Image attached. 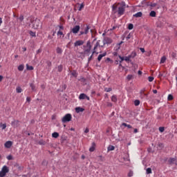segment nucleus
<instances>
[{
	"label": "nucleus",
	"mask_w": 177,
	"mask_h": 177,
	"mask_svg": "<svg viewBox=\"0 0 177 177\" xmlns=\"http://www.w3.org/2000/svg\"><path fill=\"white\" fill-rule=\"evenodd\" d=\"M140 50L142 53H145V48H140Z\"/></svg>",
	"instance_id": "obj_56"
},
{
	"label": "nucleus",
	"mask_w": 177,
	"mask_h": 177,
	"mask_svg": "<svg viewBox=\"0 0 177 177\" xmlns=\"http://www.w3.org/2000/svg\"><path fill=\"white\" fill-rule=\"evenodd\" d=\"M79 99L80 100H84V99H86L87 100H89V97L88 95H86L84 93H81L79 96Z\"/></svg>",
	"instance_id": "obj_10"
},
{
	"label": "nucleus",
	"mask_w": 177,
	"mask_h": 177,
	"mask_svg": "<svg viewBox=\"0 0 177 177\" xmlns=\"http://www.w3.org/2000/svg\"><path fill=\"white\" fill-rule=\"evenodd\" d=\"M9 173V167L6 165H4L1 170L0 171V177H6V174Z\"/></svg>",
	"instance_id": "obj_3"
},
{
	"label": "nucleus",
	"mask_w": 177,
	"mask_h": 177,
	"mask_svg": "<svg viewBox=\"0 0 177 177\" xmlns=\"http://www.w3.org/2000/svg\"><path fill=\"white\" fill-rule=\"evenodd\" d=\"M30 35H31V37H35V32H32V31H30Z\"/></svg>",
	"instance_id": "obj_48"
},
{
	"label": "nucleus",
	"mask_w": 177,
	"mask_h": 177,
	"mask_svg": "<svg viewBox=\"0 0 177 177\" xmlns=\"http://www.w3.org/2000/svg\"><path fill=\"white\" fill-rule=\"evenodd\" d=\"M105 92H111L112 89L111 88H106L104 89Z\"/></svg>",
	"instance_id": "obj_46"
},
{
	"label": "nucleus",
	"mask_w": 177,
	"mask_h": 177,
	"mask_svg": "<svg viewBox=\"0 0 177 177\" xmlns=\"http://www.w3.org/2000/svg\"><path fill=\"white\" fill-rule=\"evenodd\" d=\"M134 133H138V129H134Z\"/></svg>",
	"instance_id": "obj_61"
},
{
	"label": "nucleus",
	"mask_w": 177,
	"mask_h": 177,
	"mask_svg": "<svg viewBox=\"0 0 177 177\" xmlns=\"http://www.w3.org/2000/svg\"><path fill=\"white\" fill-rule=\"evenodd\" d=\"M148 80H149V82H153V81H154V77H151V76H149L148 77Z\"/></svg>",
	"instance_id": "obj_38"
},
{
	"label": "nucleus",
	"mask_w": 177,
	"mask_h": 177,
	"mask_svg": "<svg viewBox=\"0 0 177 177\" xmlns=\"http://www.w3.org/2000/svg\"><path fill=\"white\" fill-rule=\"evenodd\" d=\"M167 60V57H165V56L162 57L161 59H160V63L161 64H164L165 63V61Z\"/></svg>",
	"instance_id": "obj_27"
},
{
	"label": "nucleus",
	"mask_w": 177,
	"mask_h": 177,
	"mask_svg": "<svg viewBox=\"0 0 177 177\" xmlns=\"http://www.w3.org/2000/svg\"><path fill=\"white\" fill-rule=\"evenodd\" d=\"M129 30H133V24H129L128 26Z\"/></svg>",
	"instance_id": "obj_42"
},
{
	"label": "nucleus",
	"mask_w": 177,
	"mask_h": 177,
	"mask_svg": "<svg viewBox=\"0 0 177 177\" xmlns=\"http://www.w3.org/2000/svg\"><path fill=\"white\" fill-rule=\"evenodd\" d=\"M171 57H172L174 59H175V57H176V53H171Z\"/></svg>",
	"instance_id": "obj_51"
},
{
	"label": "nucleus",
	"mask_w": 177,
	"mask_h": 177,
	"mask_svg": "<svg viewBox=\"0 0 177 177\" xmlns=\"http://www.w3.org/2000/svg\"><path fill=\"white\" fill-rule=\"evenodd\" d=\"M148 6H151V8H156V6H157V3H149L148 4Z\"/></svg>",
	"instance_id": "obj_26"
},
{
	"label": "nucleus",
	"mask_w": 177,
	"mask_h": 177,
	"mask_svg": "<svg viewBox=\"0 0 177 177\" xmlns=\"http://www.w3.org/2000/svg\"><path fill=\"white\" fill-rule=\"evenodd\" d=\"M88 132H89V129L86 128V129L84 130V133H88Z\"/></svg>",
	"instance_id": "obj_55"
},
{
	"label": "nucleus",
	"mask_w": 177,
	"mask_h": 177,
	"mask_svg": "<svg viewBox=\"0 0 177 177\" xmlns=\"http://www.w3.org/2000/svg\"><path fill=\"white\" fill-rule=\"evenodd\" d=\"M149 16H151V17H156V12L151 11L149 14Z\"/></svg>",
	"instance_id": "obj_32"
},
{
	"label": "nucleus",
	"mask_w": 177,
	"mask_h": 177,
	"mask_svg": "<svg viewBox=\"0 0 177 177\" xmlns=\"http://www.w3.org/2000/svg\"><path fill=\"white\" fill-rule=\"evenodd\" d=\"M115 149V147H114V146L113 145H109L107 148L108 151H113V150H114Z\"/></svg>",
	"instance_id": "obj_22"
},
{
	"label": "nucleus",
	"mask_w": 177,
	"mask_h": 177,
	"mask_svg": "<svg viewBox=\"0 0 177 177\" xmlns=\"http://www.w3.org/2000/svg\"><path fill=\"white\" fill-rule=\"evenodd\" d=\"M146 174H147V175L152 174L151 168L148 167L147 169H146Z\"/></svg>",
	"instance_id": "obj_24"
},
{
	"label": "nucleus",
	"mask_w": 177,
	"mask_h": 177,
	"mask_svg": "<svg viewBox=\"0 0 177 177\" xmlns=\"http://www.w3.org/2000/svg\"><path fill=\"white\" fill-rule=\"evenodd\" d=\"M26 68L27 70H34V67L32 66H28V64H26Z\"/></svg>",
	"instance_id": "obj_34"
},
{
	"label": "nucleus",
	"mask_w": 177,
	"mask_h": 177,
	"mask_svg": "<svg viewBox=\"0 0 177 177\" xmlns=\"http://www.w3.org/2000/svg\"><path fill=\"white\" fill-rule=\"evenodd\" d=\"M58 136H59V133L57 132H54L52 133V137L55 138V139H57Z\"/></svg>",
	"instance_id": "obj_23"
},
{
	"label": "nucleus",
	"mask_w": 177,
	"mask_h": 177,
	"mask_svg": "<svg viewBox=\"0 0 177 177\" xmlns=\"http://www.w3.org/2000/svg\"><path fill=\"white\" fill-rule=\"evenodd\" d=\"M138 74H139V75H141V74H142V71H138Z\"/></svg>",
	"instance_id": "obj_64"
},
{
	"label": "nucleus",
	"mask_w": 177,
	"mask_h": 177,
	"mask_svg": "<svg viewBox=\"0 0 177 177\" xmlns=\"http://www.w3.org/2000/svg\"><path fill=\"white\" fill-rule=\"evenodd\" d=\"M175 160H176V161H174V164H175L176 165H177V159L175 158Z\"/></svg>",
	"instance_id": "obj_62"
},
{
	"label": "nucleus",
	"mask_w": 177,
	"mask_h": 177,
	"mask_svg": "<svg viewBox=\"0 0 177 177\" xmlns=\"http://www.w3.org/2000/svg\"><path fill=\"white\" fill-rule=\"evenodd\" d=\"M59 31H62V30H64V28L63 27V26H59Z\"/></svg>",
	"instance_id": "obj_53"
},
{
	"label": "nucleus",
	"mask_w": 177,
	"mask_h": 177,
	"mask_svg": "<svg viewBox=\"0 0 177 177\" xmlns=\"http://www.w3.org/2000/svg\"><path fill=\"white\" fill-rule=\"evenodd\" d=\"M56 52L58 55H62L63 53V50L60 47L56 48Z\"/></svg>",
	"instance_id": "obj_17"
},
{
	"label": "nucleus",
	"mask_w": 177,
	"mask_h": 177,
	"mask_svg": "<svg viewBox=\"0 0 177 177\" xmlns=\"http://www.w3.org/2000/svg\"><path fill=\"white\" fill-rule=\"evenodd\" d=\"M19 20L20 21H23V20H24V17H23V15H21L19 17Z\"/></svg>",
	"instance_id": "obj_47"
},
{
	"label": "nucleus",
	"mask_w": 177,
	"mask_h": 177,
	"mask_svg": "<svg viewBox=\"0 0 177 177\" xmlns=\"http://www.w3.org/2000/svg\"><path fill=\"white\" fill-rule=\"evenodd\" d=\"M71 74L72 75V77H75V78H77L78 73H77V71H73L72 72H71Z\"/></svg>",
	"instance_id": "obj_21"
},
{
	"label": "nucleus",
	"mask_w": 177,
	"mask_h": 177,
	"mask_svg": "<svg viewBox=\"0 0 177 177\" xmlns=\"http://www.w3.org/2000/svg\"><path fill=\"white\" fill-rule=\"evenodd\" d=\"M26 102L30 103V102H31V98L30 97H26Z\"/></svg>",
	"instance_id": "obj_52"
},
{
	"label": "nucleus",
	"mask_w": 177,
	"mask_h": 177,
	"mask_svg": "<svg viewBox=\"0 0 177 177\" xmlns=\"http://www.w3.org/2000/svg\"><path fill=\"white\" fill-rule=\"evenodd\" d=\"M0 127H1V129H6V123H4V124L1 123Z\"/></svg>",
	"instance_id": "obj_29"
},
{
	"label": "nucleus",
	"mask_w": 177,
	"mask_h": 177,
	"mask_svg": "<svg viewBox=\"0 0 177 177\" xmlns=\"http://www.w3.org/2000/svg\"><path fill=\"white\" fill-rule=\"evenodd\" d=\"M153 93H157V90H153Z\"/></svg>",
	"instance_id": "obj_63"
},
{
	"label": "nucleus",
	"mask_w": 177,
	"mask_h": 177,
	"mask_svg": "<svg viewBox=\"0 0 177 177\" xmlns=\"http://www.w3.org/2000/svg\"><path fill=\"white\" fill-rule=\"evenodd\" d=\"M133 176V171H129V176Z\"/></svg>",
	"instance_id": "obj_54"
},
{
	"label": "nucleus",
	"mask_w": 177,
	"mask_h": 177,
	"mask_svg": "<svg viewBox=\"0 0 177 177\" xmlns=\"http://www.w3.org/2000/svg\"><path fill=\"white\" fill-rule=\"evenodd\" d=\"M106 53H103V54H100L98 55V57H97V60L98 62H100V60H102V59H103V57H104V56H106Z\"/></svg>",
	"instance_id": "obj_15"
},
{
	"label": "nucleus",
	"mask_w": 177,
	"mask_h": 177,
	"mask_svg": "<svg viewBox=\"0 0 177 177\" xmlns=\"http://www.w3.org/2000/svg\"><path fill=\"white\" fill-rule=\"evenodd\" d=\"M159 131H160V132H164V131H165V129H164V127H159Z\"/></svg>",
	"instance_id": "obj_50"
},
{
	"label": "nucleus",
	"mask_w": 177,
	"mask_h": 177,
	"mask_svg": "<svg viewBox=\"0 0 177 177\" xmlns=\"http://www.w3.org/2000/svg\"><path fill=\"white\" fill-rule=\"evenodd\" d=\"M175 158H170L169 160H168V162L169 164H174L175 163Z\"/></svg>",
	"instance_id": "obj_19"
},
{
	"label": "nucleus",
	"mask_w": 177,
	"mask_h": 177,
	"mask_svg": "<svg viewBox=\"0 0 177 177\" xmlns=\"http://www.w3.org/2000/svg\"><path fill=\"white\" fill-rule=\"evenodd\" d=\"M95 147H96V144H95V142H93L91 147L89 148V151L91 152L95 151Z\"/></svg>",
	"instance_id": "obj_13"
},
{
	"label": "nucleus",
	"mask_w": 177,
	"mask_h": 177,
	"mask_svg": "<svg viewBox=\"0 0 177 177\" xmlns=\"http://www.w3.org/2000/svg\"><path fill=\"white\" fill-rule=\"evenodd\" d=\"M16 91L17 93H21V92H23V89H21L20 87H17Z\"/></svg>",
	"instance_id": "obj_31"
},
{
	"label": "nucleus",
	"mask_w": 177,
	"mask_h": 177,
	"mask_svg": "<svg viewBox=\"0 0 177 177\" xmlns=\"http://www.w3.org/2000/svg\"><path fill=\"white\" fill-rule=\"evenodd\" d=\"M168 100H174V96L171 94H169L167 97Z\"/></svg>",
	"instance_id": "obj_37"
},
{
	"label": "nucleus",
	"mask_w": 177,
	"mask_h": 177,
	"mask_svg": "<svg viewBox=\"0 0 177 177\" xmlns=\"http://www.w3.org/2000/svg\"><path fill=\"white\" fill-rule=\"evenodd\" d=\"M63 70V66L59 65L58 66V71L60 73Z\"/></svg>",
	"instance_id": "obj_44"
},
{
	"label": "nucleus",
	"mask_w": 177,
	"mask_h": 177,
	"mask_svg": "<svg viewBox=\"0 0 177 177\" xmlns=\"http://www.w3.org/2000/svg\"><path fill=\"white\" fill-rule=\"evenodd\" d=\"M132 78H133V75H128L127 77V79L128 80V81H131V80H132Z\"/></svg>",
	"instance_id": "obj_35"
},
{
	"label": "nucleus",
	"mask_w": 177,
	"mask_h": 177,
	"mask_svg": "<svg viewBox=\"0 0 177 177\" xmlns=\"http://www.w3.org/2000/svg\"><path fill=\"white\" fill-rule=\"evenodd\" d=\"M71 118H72L71 114L67 113L62 118V122L64 123L70 122V121H71Z\"/></svg>",
	"instance_id": "obj_5"
},
{
	"label": "nucleus",
	"mask_w": 177,
	"mask_h": 177,
	"mask_svg": "<svg viewBox=\"0 0 177 177\" xmlns=\"http://www.w3.org/2000/svg\"><path fill=\"white\" fill-rule=\"evenodd\" d=\"M112 42H113V40L109 37H104V39H103L102 46H104V45H110V44H112Z\"/></svg>",
	"instance_id": "obj_6"
},
{
	"label": "nucleus",
	"mask_w": 177,
	"mask_h": 177,
	"mask_svg": "<svg viewBox=\"0 0 177 177\" xmlns=\"http://www.w3.org/2000/svg\"><path fill=\"white\" fill-rule=\"evenodd\" d=\"M129 56L130 57V59H133V57H136V52H132L131 54Z\"/></svg>",
	"instance_id": "obj_25"
},
{
	"label": "nucleus",
	"mask_w": 177,
	"mask_h": 177,
	"mask_svg": "<svg viewBox=\"0 0 177 177\" xmlns=\"http://www.w3.org/2000/svg\"><path fill=\"white\" fill-rule=\"evenodd\" d=\"M30 86L32 91H35V85H34V84H30Z\"/></svg>",
	"instance_id": "obj_39"
},
{
	"label": "nucleus",
	"mask_w": 177,
	"mask_h": 177,
	"mask_svg": "<svg viewBox=\"0 0 177 177\" xmlns=\"http://www.w3.org/2000/svg\"><path fill=\"white\" fill-rule=\"evenodd\" d=\"M125 2H122L121 3H118L117 5L114 4L112 6V10L113 13H118L119 16H122L125 12Z\"/></svg>",
	"instance_id": "obj_1"
},
{
	"label": "nucleus",
	"mask_w": 177,
	"mask_h": 177,
	"mask_svg": "<svg viewBox=\"0 0 177 177\" xmlns=\"http://www.w3.org/2000/svg\"><path fill=\"white\" fill-rule=\"evenodd\" d=\"M127 123H122V127H127Z\"/></svg>",
	"instance_id": "obj_58"
},
{
	"label": "nucleus",
	"mask_w": 177,
	"mask_h": 177,
	"mask_svg": "<svg viewBox=\"0 0 177 177\" xmlns=\"http://www.w3.org/2000/svg\"><path fill=\"white\" fill-rule=\"evenodd\" d=\"M92 49V45H91V41H88L86 46H83V50L84 55H88Z\"/></svg>",
	"instance_id": "obj_2"
},
{
	"label": "nucleus",
	"mask_w": 177,
	"mask_h": 177,
	"mask_svg": "<svg viewBox=\"0 0 177 177\" xmlns=\"http://www.w3.org/2000/svg\"><path fill=\"white\" fill-rule=\"evenodd\" d=\"M39 145H45V142L39 141Z\"/></svg>",
	"instance_id": "obj_60"
},
{
	"label": "nucleus",
	"mask_w": 177,
	"mask_h": 177,
	"mask_svg": "<svg viewBox=\"0 0 177 177\" xmlns=\"http://www.w3.org/2000/svg\"><path fill=\"white\" fill-rule=\"evenodd\" d=\"M118 57L120 59L122 62H124V60H125L124 57H121V55H119Z\"/></svg>",
	"instance_id": "obj_49"
},
{
	"label": "nucleus",
	"mask_w": 177,
	"mask_h": 177,
	"mask_svg": "<svg viewBox=\"0 0 177 177\" xmlns=\"http://www.w3.org/2000/svg\"><path fill=\"white\" fill-rule=\"evenodd\" d=\"M107 106H109V107H111V106H113V104H111V102H109Z\"/></svg>",
	"instance_id": "obj_59"
},
{
	"label": "nucleus",
	"mask_w": 177,
	"mask_h": 177,
	"mask_svg": "<svg viewBox=\"0 0 177 177\" xmlns=\"http://www.w3.org/2000/svg\"><path fill=\"white\" fill-rule=\"evenodd\" d=\"M135 106H139L140 104V101L139 100H136L134 101Z\"/></svg>",
	"instance_id": "obj_30"
},
{
	"label": "nucleus",
	"mask_w": 177,
	"mask_h": 177,
	"mask_svg": "<svg viewBox=\"0 0 177 177\" xmlns=\"http://www.w3.org/2000/svg\"><path fill=\"white\" fill-rule=\"evenodd\" d=\"M80 26H75L72 30H71V32L73 33V34H78V32L80 31Z\"/></svg>",
	"instance_id": "obj_11"
},
{
	"label": "nucleus",
	"mask_w": 177,
	"mask_h": 177,
	"mask_svg": "<svg viewBox=\"0 0 177 177\" xmlns=\"http://www.w3.org/2000/svg\"><path fill=\"white\" fill-rule=\"evenodd\" d=\"M84 43H85V41H84V40H77L74 43V46H75V47L82 46V45Z\"/></svg>",
	"instance_id": "obj_9"
},
{
	"label": "nucleus",
	"mask_w": 177,
	"mask_h": 177,
	"mask_svg": "<svg viewBox=\"0 0 177 177\" xmlns=\"http://www.w3.org/2000/svg\"><path fill=\"white\" fill-rule=\"evenodd\" d=\"M7 160H8L9 161L13 160V156L12 155L8 156Z\"/></svg>",
	"instance_id": "obj_41"
},
{
	"label": "nucleus",
	"mask_w": 177,
	"mask_h": 177,
	"mask_svg": "<svg viewBox=\"0 0 177 177\" xmlns=\"http://www.w3.org/2000/svg\"><path fill=\"white\" fill-rule=\"evenodd\" d=\"M57 37H59V38H62H62L64 37V34H63V32H62V30H59L57 33Z\"/></svg>",
	"instance_id": "obj_20"
},
{
	"label": "nucleus",
	"mask_w": 177,
	"mask_h": 177,
	"mask_svg": "<svg viewBox=\"0 0 177 177\" xmlns=\"http://www.w3.org/2000/svg\"><path fill=\"white\" fill-rule=\"evenodd\" d=\"M127 127H128L129 129H131V128H132V126L131 124H127Z\"/></svg>",
	"instance_id": "obj_57"
},
{
	"label": "nucleus",
	"mask_w": 177,
	"mask_h": 177,
	"mask_svg": "<svg viewBox=\"0 0 177 177\" xmlns=\"http://www.w3.org/2000/svg\"><path fill=\"white\" fill-rule=\"evenodd\" d=\"M124 60L125 62H129L131 60V57L127 56V57H124Z\"/></svg>",
	"instance_id": "obj_40"
},
{
	"label": "nucleus",
	"mask_w": 177,
	"mask_h": 177,
	"mask_svg": "<svg viewBox=\"0 0 177 177\" xmlns=\"http://www.w3.org/2000/svg\"><path fill=\"white\" fill-rule=\"evenodd\" d=\"M19 71H23L24 70V66L23 65H20L18 66Z\"/></svg>",
	"instance_id": "obj_33"
},
{
	"label": "nucleus",
	"mask_w": 177,
	"mask_h": 177,
	"mask_svg": "<svg viewBox=\"0 0 177 177\" xmlns=\"http://www.w3.org/2000/svg\"><path fill=\"white\" fill-rule=\"evenodd\" d=\"M158 146L159 149H164V144H162L161 142H159Z\"/></svg>",
	"instance_id": "obj_36"
},
{
	"label": "nucleus",
	"mask_w": 177,
	"mask_h": 177,
	"mask_svg": "<svg viewBox=\"0 0 177 177\" xmlns=\"http://www.w3.org/2000/svg\"><path fill=\"white\" fill-rule=\"evenodd\" d=\"M13 145V142L12 141H7L5 144L4 146L6 149H10L12 147V145Z\"/></svg>",
	"instance_id": "obj_12"
},
{
	"label": "nucleus",
	"mask_w": 177,
	"mask_h": 177,
	"mask_svg": "<svg viewBox=\"0 0 177 177\" xmlns=\"http://www.w3.org/2000/svg\"><path fill=\"white\" fill-rule=\"evenodd\" d=\"M84 3L80 4V6L79 8V11L82 10V9H84Z\"/></svg>",
	"instance_id": "obj_45"
},
{
	"label": "nucleus",
	"mask_w": 177,
	"mask_h": 177,
	"mask_svg": "<svg viewBox=\"0 0 177 177\" xmlns=\"http://www.w3.org/2000/svg\"><path fill=\"white\" fill-rule=\"evenodd\" d=\"M111 100H112L114 103L117 102V96L113 95V96L111 97Z\"/></svg>",
	"instance_id": "obj_28"
},
{
	"label": "nucleus",
	"mask_w": 177,
	"mask_h": 177,
	"mask_svg": "<svg viewBox=\"0 0 177 177\" xmlns=\"http://www.w3.org/2000/svg\"><path fill=\"white\" fill-rule=\"evenodd\" d=\"M131 38H132V35H131V33H129L126 39L128 41V39H131Z\"/></svg>",
	"instance_id": "obj_43"
},
{
	"label": "nucleus",
	"mask_w": 177,
	"mask_h": 177,
	"mask_svg": "<svg viewBox=\"0 0 177 177\" xmlns=\"http://www.w3.org/2000/svg\"><path fill=\"white\" fill-rule=\"evenodd\" d=\"M103 48V46L100 45V40H98L96 44L94 45V48H93V53H96V52H97V48L100 47Z\"/></svg>",
	"instance_id": "obj_7"
},
{
	"label": "nucleus",
	"mask_w": 177,
	"mask_h": 177,
	"mask_svg": "<svg viewBox=\"0 0 177 177\" xmlns=\"http://www.w3.org/2000/svg\"><path fill=\"white\" fill-rule=\"evenodd\" d=\"M11 126H12L13 128H17L18 127H20V121L14 120L11 122Z\"/></svg>",
	"instance_id": "obj_8"
},
{
	"label": "nucleus",
	"mask_w": 177,
	"mask_h": 177,
	"mask_svg": "<svg viewBox=\"0 0 177 177\" xmlns=\"http://www.w3.org/2000/svg\"><path fill=\"white\" fill-rule=\"evenodd\" d=\"M85 109L81 107H76L75 108V111L76 113H82Z\"/></svg>",
	"instance_id": "obj_14"
},
{
	"label": "nucleus",
	"mask_w": 177,
	"mask_h": 177,
	"mask_svg": "<svg viewBox=\"0 0 177 177\" xmlns=\"http://www.w3.org/2000/svg\"><path fill=\"white\" fill-rule=\"evenodd\" d=\"M122 44H124V41H120L119 44H118L115 47V50H118L120 48H121V45H122Z\"/></svg>",
	"instance_id": "obj_16"
},
{
	"label": "nucleus",
	"mask_w": 177,
	"mask_h": 177,
	"mask_svg": "<svg viewBox=\"0 0 177 177\" xmlns=\"http://www.w3.org/2000/svg\"><path fill=\"white\" fill-rule=\"evenodd\" d=\"M142 12H138L133 15V17H142Z\"/></svg>",
	"instance_id": "obj_18"
},
{
	"label": "nucleus",
	"mask_w": 177,
	"mask_h": 177,
	"mask_svg": "<svg viewBox=\"0 0 177 177\" xmlns=\"http://www.w3.org/2000/svg\"><path fill=\"white\" fill-rule=\"evenodd\" d=\"M41 26V21L39 19H35L32 22V27L34 30H38V28Z\"/></svg>",
	"instance_id": "obj_4"
}]
</instances>
